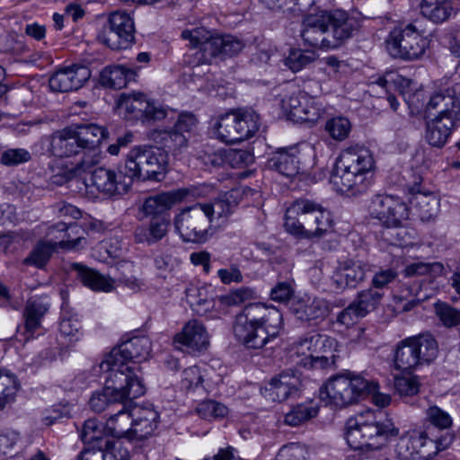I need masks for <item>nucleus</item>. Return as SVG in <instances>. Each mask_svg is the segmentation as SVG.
<instances>
[{
	"label": "nucleus",
	"instance_id": "f257e3e1",
	"mask_svg": "<svg viewBox=\"0 0 460 460\" xmlns=\"http://www.w3.org/2000/svg\"><path fill=\"white\" fill-rule=\"evenodd\" d=\"M283 328L279 309L262 303H251L236 314L233 334L238 343L250 349H261L275 340Z\"/></svg>",
	"mask_w": 460,
	"mask_h": 460
},
{
	"label": "nucleus",
	"instance_id": "f03ea898",
	"mask_svg": "<svg viewBox=\"0 0 460 460\" xmlns=\"http://www.w3.org/2000/svg\"><path fill=\"white\" fill-rule=\"evenodd\" d=\"M358 26V21L344 11H320L304 18L301 37L309 47L334 49L350 39Z\"/></svg>",
	"mask_w": 460,
	"mask_h": 460
},
{
	"label": "nucleus",
	"instance_id": "7ed1b4c3",
	"mask_svg": "<svg viewBox=\"0 0 460 460\" xmlns=\"http://www.w3.org/2000/svg\"><path fill=\"white\" fill-rule=\"evenodd\" d=\"M375 169V158L369 148L362 145L349 146L336 158L331 182L341 193L361 195L370 188Z\"/></svg>",
	"mask_w": 460,
	"mask_h": 460
},
{
	"label": "nucleus",
	"instance_id": "20e7f679",
	"mask_svg": "<svg viewBox=\"0 0 460 460\" xmlns=\"http://www.w3.org/2000/svg\"><path fill=\"white\" fill-rule=\"evenodd\" d=\"M398 435L399 429L390 419H384L381 410L357 414L349 418L345 426V439L354 450L377 449Z\"/></svg>",
	"mask_w": 460,
	"mask_h": 460
},
{
	"label": "nucleus",
	"instance_id": "39448f33",
	"mask_svg": "<svg viewBox=\"0 0 460 460\" xmlns=\"http://www.w3.org/2000/svg\"><path fill=\"white\" fill-rule=\"evenodd\" d=\"M107 373L105 385L101 391L94 392L90 400L91 409L102 412L107 409L115 411L120 402L128 398H138L145 394L146 386L136 378L112 370H101Z\"/></svg>",
	"mask_w": 460,
	"mask_h": 460
},
{
	"label": "nucleus",
	"instance_id": "423d86ee",
	"mask_svg": "<svg viewBox=\"0 0 460 460\" xmlns=\"http://www.w3.org/2000/svg\"><path fill=\"white\" fill-rule=\"evenodd\" d=\"M377 388V382L367 379L363 375L346 370L329 378L320 389V398L326 404L344 407L358 400L366 392Z\"/></svg>",
	"mask_w": 460,
	"mask_h": 460
},
{
	"label": "nucleus",
	"instance_id": "0eeeda50",
	"mask_svg": "<svg viewBox=\"0 0 460 460\" xmlns=\"http://www.w3.org/2000/svg\"><path fill=\"white\" fill-rule=\"evenodd\" d=\"M152 343L147 336H134L114 348L100 363L101 370H112L123 373L143 383L142 378L136 373L129 362H142L150 357Z\"/></svg>",
	"mask_w": 460,
	"mask_h": 460
},
{
	"label": "nucleus",
	"instance_id": "6e6552de",
	"mask_svg": "<svg viewBox=\"0 0 460 460\" xmlns=\"http://www.w3.org/2000/svg\"><path fill=\"white\" fill-rule=\"evenodd\" d=\"M181 38L188 40L190 47L199 48V62L204 64H210L217 57L223 59L235 56L244 47L241 40L232 35L213 36L205 28L184 30Z\"/></svg>",
	"mask_w": 460,
	"mask_h": 460
},
{
	"label": "nucleus",
	"instance_id": "1a4fd4ad",
	"mask_svg": "<svg viewBox=\"0 0 460 460\" xmlns=\"http://www.w3.org/2000/svg\"><path fill=\"white\" fill-rule=\"evenodd\" d=\"M167 155L153 146H136L128 153L124 168L132 181H161L166 172Z\"/></svg>",
	"mask_w": 460,
	"mask_h": 460
},
{
	"label": "nucleus",
	"instance_id": "9d476101",
	"mask_svg": "<svg viewBox=\"0 0 460 460\" xmlns=\"http://www.w3.org/2000/svg\"><path fill=\"white\" fill-rule=\"evenodd\" d=\"M425 30L415 21L394 28L385 40L386 49L394 58L406 61L420 59L428 46Z\"/></svg>",
	"mask_w": 460,
	"mask_h": 460
},
{
	"label": "nucleus",
	"instance_id": "9b49d317",
	"mask_svg": "<svg viewBox=\"0 0 460 460\" xmlns=\"http://www.w3.org/2000/svg\"><path fill=\"white\" fill-rule=\"evenodd\" d=\"M212 128L222 142H241L253 137L259 130L260 116L252 110L233 111L218 116Z\"/></svg>",
	"mask_w": 460,
	"mask_h": 460
},
{
	"label": "nucleus",
	"instance_id": "f8f14e48",
	"mask_svg": "<svg viewBox=\"0 0 460 460\" xmlns=\"http://www.w3.org/2000/svg\"><path fill=\"white\" fill-rule=\"evenodd\" d=\"M443 270V266L439 262H413L405 266L402 270L406 281H399L394 288V299L400 303L406 301L402 305V311H411L424 297H420L421 290V281H411V279L416 277H424L429 274H438Z\"/></svg>",
	"mask_w": 460,
	"mask_h": 460
},
{
	"label": "nucleus",
	"instance_id": "ddd939ff",
	"mask_svg": "<svg viewBox=\"0 0 460 460\" xmlns=\"http://www.w3.org/2000/svg\"><path fill=\"white\" fill-rule=\"evenodd\" d=\"M173 226L184 243H205L211 236L210 217H207L201 203L181 209L173 218Z\"/></svg>",
	"mask_w": 460,
	"mask_h": 460
},
{
	"label": "nucleus",
	"instance_id": "4468645a",
	"mask_svg": "<svg viewBox=\"0 0 460 460\" xmlns=\"http://www.w3.org/2000/svg\"><path fill=\"white\" fill-rule=\"evenodd\" d=\"M72 128L85 153L84 156L76 163L75 171L86 172L99 163V145L108 137L109 133L106 128L94 123L78 124Z\"/></svg>",
	"mask_w": 460,
	"mask_h": 460
},
{
	"label": "nucleus",
	"instance_id": "2eb2a0df",
	"mask_svg": "<svg viewBox=\"0 0 460 460\" xmlns=\"http://www.w3.org/2000/svg\"><path fill=\"white\" fill-rule=\"evenodd\" d=\"M370 216L386 227H397L408 218V207L399 198L376 195L368 207Z\"/></svg>",
	"mask_w": 460,
	"mask_h": 460
},
{
	"label": "nucleus",
	"instance_id": "dca6fc26",
	"mask_svg": "<svg viewBox=\"0 0 460 460\" xmlns=\"http://www.w3.org/2000/svg\"><path fill=\"white\" fill-rule=\"evenodd\" d=\"M198 119L189 111L181 112L173 125L169 130L155 131L152 137L158 141L160 137L164 146L171 151H181L188 146L190 133L196 128Z\"/></svg>",
	"mask_w": 460,
	"mask_h": 460
},
{
	"label": "nucleus",
	"instance_id": "f3484780",
	"mask_svg": "<svg viewBox=\"0 0 460 460\" xmlns=\"http://www.w3.org/2000/svg\"><path fill=\"white\" fill-rule=\"evenodd\" d=\"M92 185L108 197L122 196L129 190L132 180L123 167L119 172L106 167H97L92 172Z\"/></svg>",
	"mask_w": 460,
	"mask_h": 460
},
{
	"label": "nucleus",
	"instance_id": "a211bd4d",
	"mask_svg": "<svg viewBox=\"0 0 460 460\" xmlns=\"http://www.w3.org/2000/svg\"><path fill=\"white\" fill-rule=\"evenodd\" d=\"M110 31L104 40L112 49H126L135 40L133 19L126 12H114L109 17Z\"/></svg>",
	"mask_w": 460,
	"mask_h": 460
},
{
	"label": "nucleus",
	"instance_id": "6ab92c4d",
	"mask_svg": "<svg viewBox=\"0 0 460 460\" xmlns=\"http://www.w3.org/2000/svg\"><path fill=\"white\" fill-rule=\"evenodd\" d=\"M302 382L296 371H282L270 379L264 387L262 394L272 402H284L299 395Z\"/></svg>",
	"mask_w": 460,
	"mask_h": 460
},
{
	"label": "nucleus",
	"instance_id": "aec40b11",
	"mask_svg": "<svg viewBox=\"0 0 460 460\" xmlns=\"http://www.w3.org/2000/svg\"><path fill=\"white\" fill-rule=\"evenodd\" d=\"M292 211L314 216V222H307L311 239L322 237L332 228L333 220L331 212L314 200L297 199L295 200Z\"/></svg>",
	"mask_w": 460,
	"mask_h": 460
},
{
	"label": "nucleus",
	"instance_id": "412c9836",
	"mask_svg": "<svg viewBox=\"0 0 460 460\" xmlns=\"http://www.w3.org/2000/svg\"><path fill=\"white\" fill-rule=\"evenodd\" d=\"M368 264L356 258H346L339 261L332 279L336 288H354L366 278Z\"/></svg>",
	"mask_w": 460,
	"mask_h": 460
},
{
	"label": "nucleus",
	"instance_id": "4be33fe9",
	"mask_svg": "<svg viewBox=\"0 0 460 460\" xmlns=\"http://www.w3.org/2000/svg\"><path fill=\"white\" fill-rule=\"evenodd\" d=\"M127 113L142 121H157L168 116V111L162 105L150 102L142 93H133L121 101Z\"/></svg>",
	"mask_w": 460,
	"mask_h": 460
},
{
	"label": "nucleus",
	"instance_id": "5701e85b",
	"mask_svg": "<svg viewBox=\"0 0 460 460\" xmlns=\"http://www.w3.org/2000/svg\"><path fill=\"white\" fill-rule=\"evenodd\" d=\"M91 77L90 69L82 65H74L57 70L49 79L53 92L66 93L80 89Z\"/></svg>",
	"mask_w": 460,
	"mask_h": 460
},
{
	"label": "nucleus",
	"instance_id": "b1692460",
	"mask_svg": "<svg viewBox=\"0 0 460 460\" xmlns=\"http://www.w3.org/2000/svg\"><path fill=\"white\" fill-rule=\"evenodd\" d=\"M427 119H443L457 124L460 120V100L447 93H437L430 96L426 108Z\"/></svg>",
	"mask_w": 460,
	"mask_h": 460
},
{
	"label": "nucleus",
	"instance_id": "393cba45",
	"mask_svg": "<svg viewBox=\"0 0 460 460\" xmlns=\"http://www.w3.org/2000/svg\"><path fill=\"white\" fill-rule=\"evenodd\" d=\"M135 398L126 399L120 402L116 408V412L111 414L105 423V432L116 438L134 439L132 406Z\"/></svg>",
	"mask_w": 460,
	"mask_h": 460
},
{
	"label": "nucleus",
	"instance_id": "a878e982",
	"mask_svg": "<svg viewBox=\"0 0 460 460\" xmlns=\"http://www.w3.org/2000/svg\"><path fill=\"white\" fill-rule=\"evenodd\" d=\"M48 152L57 158H82L85 155L72 127L57 130L49 136Z\"/></svg>",
	"mask_w": 460,
	"mask_h": 460
},
{
	"label": "nucleus",
	"instance_id": "bb28decb",
	"mask_svg": "<svg viewBox=\"0 0 460 460\" xmlns=\"http://www.w3.org/2000/svg\"><path fill=\"white\" fill-rule=\"evenodd\" d=\"M173 343L177 349H185L190 352L201 351L209 344L208 334L202 323L190 320L174 336Z\"/></svg>",
	"mask_w": 460,
	"mask_h": 460
},
{
	"label": "nucleus",
	"instance_id": "cd10ccee",
	"mask_svg": "<svg viewBox=\"0 0 460 460\" xmlns=\"http://www.w3.org/2000/svg\"><path fill=\"white\" fill-rule=\"evenodd\" d=\"M291 313L301 322L311 325L322 323L330 314V303L323 298L298 299L290 306Z\"/></svg>",
	"mask_w": 460,
	"mask_h": 460
},
{
	"label": "nucleus",
	"instance_id": "c85d7f7f",
	"mask_svg": "<svg viewBox=\"0 0 460 460\" xmlns=\"http://www.w3.org/2000/svg\"><path fill=\"white\" fill-rule=\"evenodd\" d=\"M84 229L76 223L58 222L47 230L49 242L55 243L56 249H75L84 240Z\"/></svg>",
	"mask_w": 460,
	"mask_h": 460
},
{
	"label": "nucleus",
	"instance_id": "c756f323",
	"mask_svg": "<svg viewBox=\"0 0 460 460\" xmlns=\"http://www.w3.org/2000/svg\"><path fill=\"white\" fill-rule=\"evenodd\" d=\"M188 191L184 189H178L172 191L162 192L146 198L141 207V211L146 217L169 216L165 214L174 205L181 202Z\"/></svg>",
	"mask_w": 460,
	"mask_h": 460
},
{
	"label": "nucleus",
	"instance_id": "7c9ffc66",
	"mask_svg": "<svg viewBox=\"0 0 460 460\" xmlns=\"http://www.w3.org/2000/svg\"><path fill=\"white\" fill-rule=\"evenodd\" d=\"M408 191L411 194L409 202L421 221H430L438 216L439 212L438 199L431 192L421 191L420 181L409 185Z\"/></svg>",
	"mask_w": 460,
	"mask_h": 460
},
{
	"label": "nucleus",
	"instance_id": "2f4dec72",
	"mask_svg": "<svg viewBox=\"0 0 460 460\" xmlns=\"http://www.w3.org/2000/svg\"><path fill=\"white\" fill-rule=\"evenodd\" d=\"M132 421L134 439H145L156 429L159 413L153 406H137L133 402Z\"/></svg>",
	"mask_w": 460,
	"mask_h": 460
},
{
	"label": "nucleus",
	"instance_id": "473e14b6",
	"mask_svg": "<svg viewBox=\"0 0 460 460\" xmlns=\"http://www.w3.org/2000/svg\"><path fill=\"white\" fill-rule=\"evenodd\" d=\"M80 460H128L129 451L124 448L119 441L112 446L105 447L101 444L88 445L79 456Z\"/></svg>",
	"mask_w": 460,
	"mask_h": 460
},
{
	"label": "nucleus",
	"instance_id": "72a5a7b5",
	"mask_svg": "<svg viewBox=\"0 0 460 460\" xmlns=\"http://www.w3.org/2000/svg\"><path fill=\"white\" fill-rule=\"evenodd\" d=\"M49 308V303L47 297L32 296L28 299L23 312L24 327L28 333L32 335L40 328L41 321Z\"/></svg>",
	"mask_w": 460,
	"mask_h": 460
},
{
	"label": "nucleus",
	"instance_id": "f704fd0d",
	"mask_svg": "<svg viewBox=\"0 0 460 460\" xmlns=\"http://www.w3.org/2000/svg\"><path fill=\"white\" fill-rule=\"evenodd\" d=\"M297 150L279 149L269 159L268 165L270 169L278 171L280 174L291 178L296 176L300 169Z\"/></svg>",
	"mask_w": 460,
	"mask_h": 460
},
{
	"label": "nucleus",
	"instance_id": "c9c22d12",
	"mask_svg": "<svg viewBox=\"0 0 460 460\" xmlns=\"http://www.w3.org/2000/svg\"><path fill=\"white\" fill-rule=\"evenodd\" d=\"M238 192L231 190L219 196L211 203H201L203 210L208 217H210V224L215 218L227 217L238 205Z\"/></svg>",
	"mask_w": 460,
	"mask_h": 460
},
{
	"label": "nucleus",
	"instance_id": "e433bc0d",
	"mask_svg": "<svg viewBox=\"0 0 460 460\" xmlns=\"http://www.w3.org/2000/svg\"><path fill=\"white\" fill-rule=\"evenodd\" d=\"M169 225V216L152 217L148 226H140L136 229L135 239L137 243H155L166 235Z\"/></svg>",
	"mask_w": 460,
	"mask_h": 460
},
{
	"label": "nucleus",
	"instance_id": "4c0bfd02",
	"mask_svg": "<svg viewBox=\"0 0 460 460\" xmlns=\"http://www.w3.org/2000/svg\"><path fill=\"white\" fill-rule=\"evenodd\" d=\"M72 268L76 271L81 282L94 291L110 292L114 288V280L111 278L79 263H74Z\"/></svg>",
	"mask_w": 460,
	"mask_h": 460
},
{
	"label": "nucleus",
	"instance_id": "58836bf2",
	"mask_svg": "<svg viewBox=\"0 0 460 460\" xmlns=\"http://www.w3.org/2000/svg\"><path fill=\"white\" fill-rule=\"evenodd\" d=\"M457 124L443 119H429L426 124V140L434 147H442L447 142Z\"/></svg>",
	"mask_w": 460,
	"mask_h": 460
},
{
	"label": "nucleus",
	"instance_id": "ea45409f",
	"mask_svg": "<svg viewBox=\"0 0 460 460\" xmlns=\"http://www.w3.org/2000/svg\"><path fill=\"white\" fill-rule=\"evenodd\" d=\"M319 341L316 344V355L313 358V367L328 368L335 364V355L338 342L336 339L318 333Z\"/></svg>",
	"mask_w": 460,
	"mask_h": 460
},
{
	"label": "nucleus",
	"instance_id": "a19ab883",
	"mask_svg": "<svg viewBox=\"0 0 460 460\" xmlns=\"http://www.w3.org/2000/svg\"><path fill=\"white\" fill-rule=\"evenodd\" d=\"M411 338L402 341L394 349V362L396 369L411 371L421 366Z\"/></svg>",
	"mask_w": 460,
	"mask_h": 460
},
{
	"label": "nucleus",
	"instance_id": "79ce46f5",
	"mask_svg": "<svg viewBox=\"0 0 460 460\" xmlns=\"http://www.w3.org/2000/svg\"><path fill=\"white\" fill-rule=\"evenodd\" d=\"M187 303L199 315H203L214 307L213 298L205 287L190 284L185 289Z\"/></svg>",
	"mask_w": 460,
	"mask_h": 460
},
{
	"label": "nucleus",
	"instance_id": "37998d69",
	"mask_svg": "<svg viewBox=\"0 0 460 460\" xmlns=\"http://www.w3.org/2000/svg\"><path fill=\"white\" fill-rule=\"evenodd\" d=\"M133 76V71L124 66H109L101 72L100 83L108 88L121 89L127 86Z\"/></svg>",
	"mask_w": 460,
	"mask_h": 460
},
{
	"label": "nucleus",
	"instance_id": "c03bdc74",
	"mask_svg": "<svg viewBox=\"0 0 460 460\" xmlns=\"http://www.w3.org/2000/svg\"><path fill=\"white\" fill-rule=\"evenodd\" d=\"M421 14L435 23L447 21L453 12L452 0H421Z\"/></svg>",
	"mask_w": 460,
	"mask_h": 460
},
{
	"label": "nucleus",
	"instance_id": "a18cd8bd",
	"mask_svg": "<svg viewBox=\"0 0 460 460\" xmlns=\"http://www.w3.org/2000/svg\"><path fill=\"white\" fill-rule=\"evenodd\" d=\"M105 425L99 423L96 419H88L84 421L81 432V438L84 444H101V446H112L115 443L113 439L104 436Z\"/></svg>",
	"mask_w": 460,
	"mask_h": 460
},
{
	"label": "nucleus",
	"instance_id": "49530a36",
	"mask_svg": "<svg viewBox=\"0 0 460 460\" xmlns=\"http://www.w3.org/2000/svg\"><path fill=\"white\" fill-rule=\"evenodd\" d=\"M319 411V407L314 402L298 403L291 407L285 414L284 422L291 427H297L314 418Z\"/></svg>",
	"mask_w": 460,
	"mask_h": 460
},
{
	"label": "nucleus",
	"instance_id": "de8ad7c7",
	"mask_svg": "<svg viewBox=\"0 0 460 460\" xmlns=\"http://www.w3.org/2000/svg\"><path fill=\"white\" fill-rule=\"evenodd\" d=\"M411 338L421 365L429 364L437 358L438 347L435 338L431 334L425 333Z\"/></svg>",
	"mask_w": 460,
	"mask_h": 460
},
{
	"label": "nucleus",
	"instance_id": "09e8293b",
	"mask_svg": "<svg viewBox=\"0 0 460 460\" xmlns=\"http://www.w3.org/2000/svg\"><path fill=\"white\" fill-rule=\"evenodd\" d=\"M55 250V243H51L49 240H40L23 260V264L43 269L49 261Z\"/></svg>",
	"mask_w": 460,
	"mask_h": 460
},
{
	"label": "nucleus",
	"instance_id": "8fccbe9b",
	"mask_svg": "<svg viewBox=\"0 0 460 460\" xmlns=\"http://www.w3.org/2000/svg\"><path fill=\"white\" fill-rule=\"evenodd\" d=\"M295 201L287 208L284 227L288 233L300 239H311L308 226H305V215L292 211Z\"/></svg>",
	"mask_w": 460,
	"mask_h": 460
},
{
	"label": "nucleus",
	"instance_id": "3c124183",
	"mask_svg": "<svg viewBox=\"0 0 460 460\" xmlns=\"http://www.w3.org/2000/svg\"><path fill=\"white\" fill-rule=\"evenodd\" d=\"M286 90L285 93L280 94V105L282 110L288 114L289 119L296 122L298 110H301L300 103L305 102L308 93L296 89L294 86Z\"/></svg>",
	"mask_w": 460,
	"mask_h": 460
},
{
	"label": "nucleus",
	"instance_id": "603ef678",
	"mask_svg": "<svg viewBox=\"0 0 460 460\" xmlns=\"http://www.w3.org/2000/svg\"><path fill=\"white\" fill-rule=\"evenodd\" d=\"M319 341L317 332H311L299 338L291 345V350L305 356V366L313 367V358L316 355V344Z\"/></svg>",
	"mask_w": 460,
	"mask_h": 460
},
{
	"label": "nucleus",
	"instance_id": "864d4df0",
	"mask_svg": "<svg viewBox=\"0 0 460 460\" xmlns=\"http://www.w3.org/2000/svg\"><path fill=\"white\" fill-rule=\"evenodd\" d=\"M304 104V110H298L296 122L314 124L323 114V106L315 97L307 95Z\"/></svg>",
	"mask_w": 460,
	"mask_h": 460
},
{
	"label": "nucleus",
	"instance_id": "5fc2aeb1",
	"mask_svg": "<svg viewBox=\"0 0 460 460\" xmlns=\"http://www.w3.org/2000/svg\"><path fill=\"white\" fill-rule=\"evenodd\" d=\"M435 314L443 326L453 328L460 325V310L448 303L438 301L434 304Z\"/></svg>",
	"mask_w": 460,
	"mask_h": 460
},
{
	"label": "nucleus",
	"instance_id": "6e6d98bb",
	"mask_svg": "<svg viewBox=\"0 0 460 460\" xmlns=\"http://www.w3.org/2000/svg\"><path fill=\"white\" fill-rule=\"evenodd\" d=\"M383 297V293L373 288L358 292L354 299L355 305L366 316L369 312L376 309Z\"/></svg>",
	"mask_w": 460,
	"mask_h": 460
},
{
	"label": "nucleus",
	"instance_id": "4d7b16f0",
	"mask_svg": "<svg viewBox=\"0 0 460 460\" xmlns=\"http://www.w3.org/2000/svg\"><path fill=\"white\" fill-rule=\"evenodd\" d=\"M316 59V56L312 51L302 49H291L288 56L285 58L284 64L293 72H298Z\"/></svg>",
	"mask_w": 460,
	"mask_h": 460
},
{
	"label": "nucleus",
	"instance_id": "13d9d810",
	"mask_svg": "<svg viewBox=\"0 0 460 460\" xmlns=\"http://www.w3.org/2000/svg\"><path fill=\"white\" fill-rule=\"evenodd\" d=\"M196 411L202 419L208 420L222 419L228 413V409L225 404L213 400L201 402Z\"/></svg>",
	"mask_w": 460,
	"mask_h": 460
},
{
	"label": "nucleus",
	"instance_id": "bf43d9fd",
	"mask_svg": "<svg viewBox=\"0 0 460 460\" xmlns=\"http://www.w3.org/2000/svg\"><path fill=\"white\" fill-rule=\"evenodd\" d=\"M324 128L332 138L337 141H342L349 137L351 130V124L347 118L338 116L328 119Z\"/></svg>",
	"mask_w": 460,
	"mask_h": 460
},
{
	"label": "nucleus",
	"instance_id": "052dcab7",
	"mask_svg": "<svg viewBox=\"0 0 460 460\" xmlns=\"http://www.w3.org/2000/svg\"><path fill=\"white\" fill-rule=\"evenodd\" d=\"M226 150L223 148L215 149L212 146H205L198 152V159L205 165L213 168L223 167L226 164Z\"/></svg>",
	"mask_w": 460,
	"mask_h": 460
},
{
	"label": "nucleus",
	"instance_id": "680f3d73",
	"mask_svg": "<svg viewBox=\"0 0 460 460\" xmlns=\"http://www.w3.org/2000/svg\"><path fill=\"white\" fill-rule=\"evenodd\" d=\"M394 389L401 397L413 396L419 393L420 381L416 376H400L394 378Z\"/></svg>",
	"mask_w": 460,
	"mask_h": 460
},
{
	"label": "nucleus",
	"instance_id": "e2e57ef3",
	"mask_svg": "<svg viewBox=\"0 0 460 460\" xmlns=\"http://www.w3.org/2000/svg\"><path fill=\"white\" fill-rule=\"evenodd\" d=\"M427 437L422 431L412 430L402 436L399 442L400 447H406L410 455L418 454L420 448L426 444Z\"/></svg>",
	"mask_w": 460,
	"mask_h": 460
},
{
	"label": "nucleus",
	"instance_id": "0e129e2a",
	"mask_svg": "<svg viewBox=\"0 0 460 460\" xmlns=\"http://www.w3.org/2000/svg\"><path fill=\"white\" fill-rule=\"evenodd\" d=\"M426 418L430 424L440 429H448L452 425L450 415L436 405L427 409Z\"/></svg>",
	"mask_w": 460,
	"mask_h": 460
},
{
	"label": "nucleus",
	"instance_id": "69168bd1",
	"mask_svg": "<svg viewBox=\"0 0 460 460\" xmlns=\"http://www.w3.org/2000/svg\"><path fill=\"white\" fill-rule=\"evenodd\" d=\"M294 280L287 278L285 280H279L270 291V298L276 302H287L294 295Z\"/></svg>",
	"mask_w": 460,
	"mask_h": 460
},
{
	"label": "nucleus",
	"instance_id": "338daca9",
	"mask_svg": "<svg viewBox=\"0 0 460 460\" xmlns=\"http://www.w3.org/2000/svg\"><path fill=\"white\" fill-rule=\"evenodd\" d=\"M19 432L11 429H0V456L12 454L15 446L20 441Z\"/></svg>",
	"mask_w": 460,
	"mask_h": 460
},
{
	"label": "nucleus",
	"instance_id": "774afa93",
	"mask_svg": "<svg viewBox=\"0 0 460 460\" xmlns=\"http://www.w3.org/2000/svg\"><path fill=\"white\" fill-rule=\"evenodd\" d=\"M203 376L199 367L192 366L182 372L181 387L187 391L195 390L202 385Z\"/></svg>",
	"mask_w": 460,
	"mask_h": 460
}]
</instances>
